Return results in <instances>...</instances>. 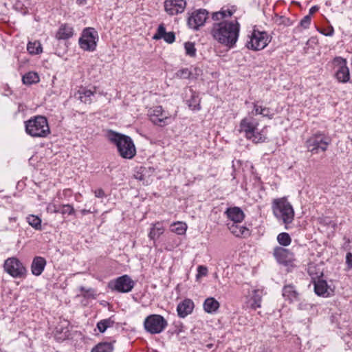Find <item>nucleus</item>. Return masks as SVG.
Here are the masks:
<instances>
[{"instance_id":"obj_39","label":"nucleus","mask_w":352,"mask_h":352,"mask_svg":"<svg viewBox=\"0 0 352 352\" xmlns=\"http://www.w3.org/2000/svg\"><path fill=\"white\" fill-rule=\"evenodd\" d=\"M273 20L278 25H284L287 26L291 25L289 19L283 16H278V14H275Z\"/></svg>"},{"instance_id":"obj_29","label":"nucleus","mask_w":352,"mask_h":352,"mask_svg":"<svg viewBox=\"0 0 352 352\" xmlns=\"http://www.w3.org/2000/svg\"><path fill=\"white\" fill-rule=\"evenodd\" d=\"M27 50L30 54L36 55L42 53L43 48L38 41H29L27 45Z\"/></svg>"},{"instance_id":"obj_11","label":"nucleus","mask_w":352,"mask_h":352,"mask_svg":"<svg viewBox=\"0 0 352 352\" xmlns=\"http://www.w3.org/2000/svg\"><path fill=\"white\" fill-rule=\"evenodd\" d=\"M332 65L334 69H336L335 72V77L338 82L346 83L350 79L349 69L346 65V59L336 56L332 61Z\"/></svg>"},{"instance_id":"obj_41","label":"nucleus","mask_w":352,"mask_h":352,"mask_svg":"<svg viewBox=\"0 0 352 352\" xmlns=\"http://www.w3.org/2000/svg\"><path fill=\"white\" fill-rule=\"evenodd\" d=\"M190 70V80L197 79L198 77L202 75L203 71L201 68L198 67H190L189 68Z\"/></svg>"},{"instance_id":"obj_7","label":"nucleus","mask_w":352,"mask_h":352,"mask_svg":"<svg viewBox=\"0 0 352 352\" xmlns=\"http://www.w3.org/2000/svg\"><path fill=\"white\" fill-rule=\"evenodd\" d=\"M168 325L166 319L161 315L151 314L144 321L145 330L151 334H158L162 332Z\"/></svg>"},{"instance_id":"obj_20","label":"nucleus","mask_w":352,"mask_h":352,"mask_svg":"<svg viewBox=\"0 0 352 352\" xmlns=\"http://www.w3.org/2000/svg\"><path fill=\"white\" fill-rule=\"evenodd\" d=\"M47 264L45 258L42 256H35L31 265V272L34 276H40Z\"/></svg>"},{"instance_id":"obj_48","label":"nucleus","mask_w":352,"mask_h":352,"mask_svg":"<svg viewBox=\"0 0 352 352\" xmlns=\"http://www.w3.org/2000/svg\"><path fill=\"white\" fill-rule=\"evenodd\" d=\"M346 264L349 269L352 268V253H347L346 256Z\"/></svg>"},{"instance_id":"obj_3","label":"nucleus","mask_w":352,"mask_h":352,"mask_svg":"<svg viewBox=\"0 0 352 352\" xmlns=\"http://www.w3.org/2000/svg\"><path fill=\"white\" fill-rule=\"evenodd\" d=\"M272 210L276 219L288 229L294 219V210L286 197L274 199L272 202Z\"/></svg>"},{"instance_id":"obj_46","label":"nucleus","mask_w":352,"mask_h":352,"mask_svg":"<svg viewBox=\"0 0 352 352\" xmlns=\"http://www.w3.org/2000/svg\"><path fill=\"white\" fill-rule=\"evenodd\" d=\"M60 207L56 206L54 204H50L47 207V210L50 213H58L60 212Z\"/></svg>"},{"instance_id":"obj_21","label":"nucleus","mask_w":352,"mask_h":352,"mask_svg":"<svg viewBox=\"0 0 352 352\" xmlns=\"http://www.w3.org/2000/svg\"><path fill=\"white\" fill-rule=\"evenodd\" d=\"M253 136L250 135L247 139L251 140L255 144L265 142L267 140L266 126H264L262 129L259 130L258 126L256 129L254 130Z\"/></svg>"},{"instance_id":"obj_56","label":"nucleus","mask_w":352,"mask_h":352,"mask_svg":"<svg viewBox=\"0 0 352 352\" xmlns=\"http://www.w3.org/2000/svg\"><path fill=\"white\" fill-rule=\"evenodd\" d=\"M299 307H300V309H303L304 305H302V303H300V304L299 305Z\"/></svg>"},{"instance_id":"obj_35","label":"nucleus","mask_w":352,"mask_h":352,"mask_svg":"<svg viewBox=\"0 0 352 352\" xmlns=\"http://www.w3.org/2000/svg\"><path fill=\"white\" fill-rule=\"evenodd\" d=\"M253 107L254 108L252 112L253 115H261L263 117H267L270 119L272 118V115H268L267 113H265V111H268V108L258 106L256 102L253 103Z\"/></svg>"},{"instance_id":"obj_25","label":"nucleus","mask_w":352,"mask_h":352,"mask_svg":"<svg viewBox=\"0 0 352 352\" xmlns=\"http://www.w3.org/2000/svg\"><path fill=\"white\" fill-rule=\"evenodd\" d=\"M164 232V228L162 223L157 222L152 225L151 230L148 233V237L151 240L155 241L162 235Z\"/></svg>"},{"instance_id":"obj_16","label":"nucleus","mask_w":352,"mask_h":352,"mask_svg":"<svg viewBox=\"0 0 352 352\" xmlns=\"http://www.w3.org/2000/svg\"><path fill=\"white\" fill-rule=\"evenodd\" d=\"M274 256L280 263L287 264L293 260V254L289 250L282 247L274 248Z\"/></svg>"},{"instance_id":"obj_31","label":"nucleus","mask_w":352,"mask_h":352,"mask_svg":"<svg viewBox=\"0 0 352 352\" xmlns=\"http://www.w3.org/2000/svg\"><path fill=\"white\" fill-rule=\"evenodd\" d=\"M27 221L30 226H31L33 228L36 230H41L42 229L41 226V219L38 216L34 214H29L26 217Z\"/></svg>"},{"instance_id":"obj_4","label":"nucleus","mask_w":352,"mask_h":352,"mask_svg":"<svg viewBox=\"0 0 352 352\" xmlns=\"http://www.w3.org/2000/svg\"><path fill=\"white\" fill-rule=\"evenodd\" d=\"M25 132L33 138H45L50 133L47 120L42 116L25 121Z\"/></svg>"},{"instance_id":"obj_45","label":"nucleus","mask_w":352,"mask_h":352,"mask_svg":"<svg viewBox=\"0 0 352 352\" xmlns=\"http://www.w3.org/2000/svg\"><path fill=\"white\" fill-rule=\"evenodd\" d=\"M162 38L168 43H173L175 39V35L173 32H166Z\"/></svg>"},{"instance_id":"obj_15","label":"nucleus","mask_w":352,"mask_h":352,"mask_svg":"<svg viewBox=\"0 0 352 352\" xmlns=\"http://www.w3.org/2000/svg\"><path fill=\"white\" fill-rule=\"evenodd\" d=\"M186 6L185 0H166L164 8L170 15H176L184 11Z\"/></svg>"},{"instance_id":"obj_57","label":"nucleus","mask_w":352,"mask_h":352,"mask_svg":"<svg viewBox=\"0 0 352 352\" xmlns=\"http://www.w3.org/2000/svg\"><path fill=\"white\" fill-rule=\"evenodd\" d=\"M299 307H300V309H303L304 305H302V303H300V304L299 305Z\"/></svg>"},{"instance_id":"obj_43","label":"nucleus","mask_w":352,"mask_h":352,"mask_svg":"<svg viewBox=\"0 0 352 352\" xmlns=\"http://www.w3.org/2000/svg\"><path fill=\"white\" fill-rule=\"evenodd\" d=\"M166 32V28L164 27V25L163 23H162L158 26L157 32L153 35V38L154 40L162 39V37L165 36Z\"/></svg>"},{"instance_id":"obj_23","label":"nucleus","mask_w":352,"mask_h":352,"mask_svg":"<svg viewBox=\"0 0 352 352\" xmlns=\"http://www.w3.org/2000/svg\"><path fill=\"white\" fill-rule=\"evenodd\" d=\"M314 292L318 296L323 297L327 296L329 292L327 282L324 280L314 281Z\"/></svg>"},{"instance_id":"obj_54","label":"nucleus","mask_w":352,"mask_h":352,"mask_svg":"<svg viewBox=\"0 0 352 352\" xmlns=\"http://www.w3.org/2000/svg\"><path fill=\"white\" fill-rule=\"evenodd\" d=\"M9 221H16V217H10L9 218Z\"/></svg>"},{"instance_id":"obj_13","label":"nucleus","mask_w":352,"mask_h":352,"mask_svg":"<svg viewBox=\"0 0 352 352\" xmlns=\"http://www.w3.org/2000/svg\"><path fill=\"white\" fill-rule=\"evenodd\" d=\"M149 116L151 121L154 124L160 126L168 124L170 118L169 113L164 111L162 106H157L151 109Z\"/></svg>"},{"instance_id":"obj_32","label":"nucleus","mask_w":352,"mask_h":352,"mask_svg":"<svg viewBox=\"0 0 352 352\" xmlns=\"http://www.w3.org/2000/svg\"><path fill=\"white\" fill-rule=\"evenodd\" d=\"M22 80L25 85H32L39 81V76L37 73L30 72L23 76Z\"/></svg>"},{"instance_id":"obj_44","label":"nucleus","mask_w":352,"mask_h":352,"mask_svg":"<svg viewBox=\"0 0 352 352\" xmlns=\"http://www.w3.org/2000/svg\"><path fill=\"white\" fill-rule=\"evenodd\" d=\"M311 17L310 15H306L302 18V19L300 22V25L305 29L309 28L311 24Z\"/></svg>"},{"instance_id":"obj_12","label":"nucleus","mask_w":352,"mask_h":352,"mask_svg":"<svg viewBox=\"0 0 352 352\" xmlns=\"http://www.w3.org/2000/svg\"><path fill=\"white\" fill-rule=\"evenodd\" d=\"M208 18V12L205 9H198L191 13L188 19L189 28L198 30L203 26Z\"/></svg>"},{"instance_id":"obj_8","label":"nucleus","mask_w":352,"mask_h":352,"mask_svg":"<svg viewBox=\"0 0 352 352\" xmlns=\"http://www.w3.org/2000/svg\"><path fill=\"white\" fill-rule=\"evenodd\" d=\"M135 284V282L129 275L124 274L109 281L108 287L112 291L128 293L133 289Z\"/></svg>"},{"instance_id":"obj_33","label":"nucleus","mask_w":352,"mask_h":352,"mask_svg":"<svg viewBox=\"0 0 352 352\" xmlns=\"http://www.w3.org/2000/svg\"><path fill=\"white\" fill-rule=\"evenodd\" d=\"M171 231L179 235L184 234L187 230V226L185 223L177 221L173 223L171 226Z\"/></svg>"},{"instance_id":"obj_30","label":"nucleus","mask_w":352,"mask_h":352,"mask_svg":"<svg viewBox=\"0 0 352 352\" xmlns=\"http://www.w3.org/2000/svg\"><path fill=\"white\" fill-rule=\"evenodd\" d=\"M115 321L112 317L100 320L97 323V328L100 333H104L107 328L113 327Z\"/></svg>"},{"instance_id":"obj_47","label":"nucleus","mask_w":352,"mask_h":352,"mask_svg":"<svg viewBox=\"0 0 352 352\" xmlns=\"http://www.w3.org/2000/svg\"><path fill=\"white\" fill-rule=\"evenodd\" d=\"M198 274L200 276H206L208 273V269L204 265H199L197 267Z\"/></svg>"},{"instance_id":"obj_24","label":"nucleus","mask_w":352,"mask_h":352,"mask_svg":"<svg viewBox=\"0 0 352 352\" xmlns=\"http://www.w3.org/2000/svg\"><path fill=\"white\" fill-rule=\"evenodd\" d=\"M73 35V28L68 25H62L56 34V38L58 40L67 39Z\"/></svg>"},{"instance_id":"obj_18","label":"nucleus","mask_w":352,"mask_h":352,"mask_svg":"<svg viewBox=\"0 0 352 352\" xmlns=\"http://www.w3.org/2000/svg\"><path fill=\"white\" fill-rule=\"evenodd\" d=\"M194 302L192 300L186 298L180 302L177 307V314L180 318H185L190 314L194 309Z\"/></svg>"},{"instance_id":"obj_5","label":"nucleus","mask_w":352,"mask_h":352,"mask_svg":"<svg viewBox=\"0 0 352 352\" xmlns=\"http://www.w3.org/2000/svg\"><path fill=\"white\" fill-rule=\"evenodd\" d=\"M331 138L321 132H317L311 135L305 142L307 151L313 154L325 152L331 144Z\"/></svg>"},{"instance_id":"obj_37","label":"nucleus","mask_w":352,"mask_h":352,"mask_svg":"<svg viewBox=\"0 0 352 352\" xmlns=\"http://www.w3.org/2000/svg\"><path fill=\"white\" fill-rule=\"evenodd\" d=\"M251 307L254 309L261 307V296L258 291H254L252 297L251 298Z\"/></svg>"},{"instance_id":"obj_17","label":"nucleus","mask_w":352,"mask_h":352,"mask_svg":"<svg viewBox=\"0 0 352 352\" xmlns=\"http://www.w3.org/2000/svg\"><path fill=\"white\" fill-rule=\"evenodd\" d=\"M241 223H228L227 226L230 232L236 237L245 238L250 234L249 229Z\"/></svg>"},{"instance_id":"obj_49","label":"nucleus","mask_w":352,"mask_h":352,"mask_svg":"<svg viewBox=\"0 0 352 352\" xmlns=\"http://www.w3.org/2000/svg\"><path fill=\"white\" fill-rule=\"evenodd\" d=\"M94 195L98 198H102L105 195L104 192L102 188H98L94 190Z\"/></svg>"},{"instance_id":"obj_10","label":"nucleus","mask_w":352,"mask_h":352,"mask_svg":"<svg viewBox=\"0 0 352 352\" xmlns=\"http://www.w3.org/2000/svg\"><path fill=\"white\" fill-rule=\"evenodd\" d=\"M98 33L92 28H86L83 30L82 36L79 38L80 47L86 51L93 52L96 47Z\"/></svg>"},{"instance_id":"obj_27","label":"nucleus","mask_w":352,"mask_h":352,"mask_svg":"<svg viewBox=\"0 0 352 352\" xmlns=\"http://www.w3.org/2000/svg\"><path fill=\"white\" fill-rule=\"evenodd\" d=\"M189 91L190 92V98L187 100L188 107L192 110H200V98H199L198 94L194 91L192 89H190Z\"/></svg>"},{"instance_id":"obj_42","label":"nucleus","mask_w":352,"mask_h":352,"mask_svg":"<svg viewBox=\"0 0 352 352\" xmlns=\"http://www.w3.org/2000/svg\"><path fill=\"white\" fill-rule=\"evenodd\" d=\"M175 76L180 79H190V70L189 68H182L179 70H178L175 73Z\"/></svg>"},{"instance_id":"obj_38","label":"nucleus","mask_w":352,"mask_h":352,"mask_svg":"<svg viewBox=\"0 0 352 352\" xmlns=\"http://www.w3.org/2000/svg\"><path fill=\"white\" fill-rule=\"evenodd\" d=\"M60 213L62 214L63 215H73L75 213V210L72 205L65 204L60 206Z\"/></svg>"},{"instance_id":"obj_6","label":"nucleus","mask_w":352,"mask_h":352,"mask_svg":"<svg viewBox=\"0 0 352 352\" xmlns=\"http://www.w3.org/2000/svg\"><path fill=\"white\" fill-rule=\"evenodd\" d=\"M250 40L246 43L247 48L253 51L264 49L271 41L272 37L265 31L254 29L249 36Z\"/></svg>"},{"instance_id":"obj_51","label":"nucleus","mask_w":352,"mask_h":352,"mask_svg":"<svg viewBox=\"0 0 352 352\" xmlns=\"http://www.w3.org/2000/svg\"><path fill=\"white\" fill-rule=\"evenodd\" d=\"M319 10V8L317 6H312L310 9H309V14L308 15H311L313 14L314 13H315L316 12H317L318 10Z\"/></svg>"},{"instance_id":"obj_28","label":"nucleus","mask_w":352,"mask_h":352,"mask_svg":"<svg viewBox=\"0 0 352 352\" xmlns=\"http://www.w3.org/2000/svg\"><path fill=\"white\" fill-rule=\"evenodd\" d=\"M219 307V302L214 298H208L204 302V309L207 313H214Z\"/></svg>"},{"instance_id":"obj_14","label":"nucleus","mask_w":352,"mask_h":352,"mask_svg":"<svg viewBox=\"0 0 352 352\" xmlns=\"http://www.w3.org/2000/svg\"><path fill=\"white\" fill-rule=\"evenodd\" d=\"M258 121L254 117H245L242 119L240 122L239 131L241 133H243L245 137L248 138L250 135L253 136L252 133L254 132V129H256V127H258Z\"/></svg>"},{"instance_id":"obj_53","label":"nucleus","mask_w":352,"mask_h":352,"mask_svg":"<svg viewBox=\"0 0 352 352\" xmlns=\"http://www.w3.org/2000/svg\"><path fill=\"white\" fill-rule=\"evenodd\" d=\"M89 212H90V211H89V210H82L81 211V213H82V214H86L89 213Z\"/></svg>"},{"instance_id":"obj_2","label":"nucleus","mask_w":352,"mask_h":352,"mask_svg":"<svg viewBox=\"0 0 352 352\" xmlns=\"http://www.w3.org/2000/svg\"><path fill=\"white\" fill-rule=\"evenodd\" d=\"M107 137L116 148L119 155L123 159L131 160L136 155V147L132 138L126 135L109 130Z\"/></svg>"},{"instance_id":"obj_50","label":"nucleus","mask_w":352,"mask_h":352,"mask_svg":"<svg viewBox=\"0 0 352 352\" xmlns=\"http://www.w3.org/2000/svg\"><path fill=\"white\" fill-rule=\"evenodd\" d=\"M184 331V326L179 322V324L175 325V333L177 335Z\"/></svg>"},{"instance_id":"obj_40","label":"nucleus","mask_w":352,"mask_h":352,"mask_svg":"<svg viewBox=\"0 0 352 352\" xmlns=\"http://www.w3.org/2000/svg\"><path fill=\"white\" fill-rule=\"evenodd\" d=\"M186 54L190 56L194 57L196 55V49L193 43L187 42L184 45Z\"/></svg>"},{"instance_id":"obj_1","label":"nucleus","mask_w":352,"mask_h":352,"mask_svg":"<svg viewBox=\"0 0 352 352\" xmlns=\"http://www.w3.org/2000/svg\"><path fill=\"white\" fill-rule=\"evenodd\" d=\"M233 12L229 9L222 8L220 11L214 12L212 18L214 21H222L214 23L211 29V34L219 43L230 48L233 47L239 36L240 24L237 20L226 21Z\"/></svg>"},{"instance_id":"obj_55","label":"nucleus","mask_w":352,"mask_h":352,"mask_svg":"<svg viewBox=\"0 0 352 352\" xmlns=\"http://www.w3.org/2000/svg\"><path fill=\"white\" fill-rule=\"evenodd\" d=\"M265 113H267L268 115H271L270 114V109L268 108V111H265Z\"/></svg>"},{"instance_id":"obj_36","label":"nucleus","mask_w":352,"mask_h":352,"mask_svg":"<svg viewBox=\"0 0 352 352\" xmlns=\"http://www.w3.org/2000/svg\"><path fill=\"white\" fill-rule=\"evenodd\" d=\"M277 241L280 245L288 246L292 242V239L288 233L281 232L278 235Z\"/></svg>"},{"instance_id":"obj_34","label":"nucleus","mask_w":352,"mask_h":352,"mask_svg":"<svg viewBox=\"0 0 352 352\" xmlns=\"http://www.w3.org/2000/svg\"><path fill=\"white\" fill-rule=\"evenodd\" d=\"M113 350V346L112 344L109 342H104L98 344L91 350V352H112Z\"/></svg>"},{"instance_id":"obj_26","label":"nucleus","mask_w":352,"mask_h":352,"mask_svg":"<svg viewBox=\"0 0 352 352\" xmlns=\"http://www.w3.org/2000/svg\"><path fill=\"white\" fill-rule=\"evenodd\" d=\"M283 296L290 302L297 300L298 294L292 285H285L283 289Z\"/></svg>"},{"instance_id":"obj_52","label":"nucleus","mask_w":352,"mask_h":352,"mask_svg":"<svg viewBox=\"0 0 352 352\" xmlns=\"http://www.w3.org/2000/svg\"><path fill=\"white\" fill-rule=\"evenodd\" d=\"M333 34V29H331V30L329 33L324 34V35H326V36H332Z\"/></svg>"},{"instance_id":"obj_22","label":"nucleus","mask_w":352,"mask_h":352,"mask_svg":"<svg viewBox=\"0 0 352 352\" xmlns=\"http://www.w3.org/2000/svg\"><path fill=\"white\" fill-rule=\"evenodd\" d=\"M94 91L85 88L80 89L76 94V96L82 102L90 104L92 101L91 97L94 95Z\"/></svg>"},{"instance_id":"obj_9","label":"nucleus","mask_w":352,"mask_h":352,"mask_svg":"<svg viewBox=\"0 0 352 352\" xmlns=\"http://www.w3.org/2000/svg\"><path fill=\"white\" fill-rule=\"evenodd\" d=\"M4 270L13 278H21L25 276L27 270L16 258H7L3 264Z\"/></svg>"},{"instance_id":"obj_19","label":"nucleus","mask_w":352,"mask_h":352,"mask_svg":"<svg viewBox=\"0 0 352 352\" xmlns=\"http://www.w3.org/2000/svg\"><path fill=\"white\" fill-rule=\"evenodd\" d=\"M225 214L232 221L231 223H241L245 218L243 211L239 207L228 208L226 210Z\"/></svg>"}]
</instances>
